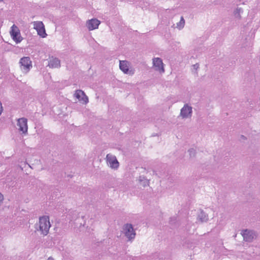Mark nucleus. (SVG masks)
Instances as JSON below:
<instances>
[{"mask_svg": "<svg viewBox=\"0 0 260 260\" xmlns=\"http://www.w3.org/2000/svg\"><path fill=\"white\" fill-rule=\"evenodd\" d=\"M47 260H54V259L52 257H49Z\"/></svg>", "mask_w": 260, "mask_h": 260, "instance_id": "nucleus-17", "label": "nucleus"}, {"mask_svg": "<svg viewBox=\"0 0 260 260\" xmlns=\"http://www.w3.org/2000/svg\"><path fill=\"white\" fill-rule=\"evenodd\" d=\"M244 239L246 241H250L253 239V234L251 231L245 230L242 233Z\"/></svg>", "mask_w": 260, "mask_h": 260, "instance_id": "nucleus-14", "label": "nucleus"}, {"mask_svg": "<svg viewBox=\"0 0 260 260\" xmlns=\"http://www.w3.org/2000/svg\"><path fill=\"white\" fill-rule=\"evenodd\" d=\"M153 64L156 70L161 73L164 72V64L162 60L160 58H154L153 60Z\"/></svg>", "mask_w": 260, "mask_h": 260, "instance_id": "nucleus-6", "label": "nucleus"}, {"mask_svg": "<svg viewBox=\"0 0 260 260\" xmlns=\"http://www.w3.org/2000/svg\"><path fill=\"white\" fill-rule=\"evenodd\" d=\"M75 97L83 104H86L88 102L87 96L81 90H77L75 93Z\"/></svg>", "mask_w": 260, "mask_h": 260, "instance_id": "nucleus-8", "label": "nucleus"}, {"mask_svg": "<svg viewBox=\"0 0 260 260\" xmlns=\"http://www.w3.org/2000/svg\"><path fill=\"white\" fill-rule=\"evenodd\" d=\"M129 64L127 61H120L119 67L120 70L122 71L124 73L132 75L134 74V72L131 70L129 71Z\"/></svg>", "mask_w": 260, "mask_h": 260, "instance_id": "nucleus-10", "label": "nucleus"}, {"mask_svg": "<svg viewBox=\"0 0 260 260\" xmlns=\"http://www.w3.org/2000/svg\"><path fill=\"white\" fill-rule=\"evenodd\" d=\"M20 69L21 70L27 73L32 67L31 61L28 57H23L20 60Z\"/></svg>", "mask_w": 260, "mask_h": 260, "instance_id": "nucleus-3", "label": "nucleus"}, {"mask_svg": "<svg viewBox=\"0 0 260 260\" xmlns=\"http://www.w3.org/2000/svg\"><path fill=\"white\" fill-rule=\"evenodd\" d=\"M48 66L52 68H57L60 67V60L56 58L51 57L50 58Z\"/></svg>", "mask_w": 260, "mask_h": 260, "instance_id": "nucleus-13", "label": "nucleus"}, {"mask_svg": "<svg viewBox=\"0 0 260 260\" xmlns=\"http://www.w3.org/2000/svg\"><path fill=\"white\" fill-rule=\"evenodd\" d=\"M10 35L12 39L16 43H20L23 39L22 37L21 36L18 27L14 24L11 27Z\"/></svg>", "mask_w": 260, "mask_h": 260, "instance_id": "nucleus-2", "label": "nucleus"}, {"mask_svg": "<svg viewBox=\"0 0 260 260\" xmlns=\"http://www.w3.org/2000/svg\"><path fill=\"white\" fill-rule=\"evenodd\" d=\"M18 125L20 131L22 132L23 133L27 131V119L24 118H21L18 119Z\"/></svg>", "mask_w": 260, "mask_h": 260, "instance_id": "nucleus-9", "label": "nucleus"}, {"mask_svg": "<svg viewBox=\"0 0 260 260\" xmlns=\"http://www.w3.org/2000/svg\"><path fill=\"white\" fill-rule=\"evenodd\" d=\"M192 111V108L187 105H185L181 110V115L183 117H187L190 116Z\"/></svg>", "mask_w": 260, "mask_h": 260, "instance_id": "nucleus-12", "label": "nucleus"}, {"mask_svg": "<svg viewBox=\"0 0 260 260\" xmlns=\"http://www.w3.org/2000/svg\"><path fill=\"white\" fill-rule=\"evenodd\" d=\"M87 26L89 30H91L97 28L100 21L96 19H92L87 21Z\"/></svg>", "mask_w": 260, "mask_h": 260, "instance_id": "nucleus-11", "label": "nucleus"}, {"mask_svg": "<svg viewBox=\"0 0 260 260\" xmlns=\"http://www.w3.org/2000/svg\"><path fill=\"white\" fill-rule=\"evenodd\" d=\"M34 28L37 31L38 34L41 37L45 38L47 36L45 29V26L42 22H34Z\"/></svg>", "mask_w": 260, "mask_h": 260, "instance_id": "nucleus-4", "label": "nucleus"}, {"mask_svg": "<svg viewBox=\"0 0 260 260\" xmlns=\"http://www.w3.org/2000/svg\"><path fill=\"white\" fill-rule=\"evenodd\" d=\"M184 23H185V21H184V20L183 18V17H182L181 18V20H180V23L182 25V26L184 25Z\"/></svg>", "mask_w": 260, "mask_h": 260, "instance_id": "nucleus-15", "label": "nucleus"}, {"mask_svg": "<svg viewBox=\"0 0 260 260\" xmlns=\"http://www.w3.org/2000/svg\"><path fill=\"white\" fill-rule=\"evenodd\" d=\"M4 0H0V2H3Z\"/></svg>", "mask_w": 260, "mask_h": 260, "instance_id": "nucleus-18", "label": "nucleus"}, {"mask_svg": "<svg viewBox=\"0 0 260 260\" xmlns=\"http://www.w3.org/2000/svg\"><path fill=\"white\" fill-rule=\"evenodd\" d=\"M107 160L108 165L110 166L111 168L116 169L118 167L119 162L115 156L108 154L107 155Z\"/></svg>", "mask_w": 260, "mask_h": 260, "instance_id": "nucleus-5", "label": "nucleus"}, {"mask_svg": "<svg viewBox=\"0 0 260 260\" xmlns=\"http://www.w3.org/2000/svg\"><path fill=\"white\" fill-rule=\"evenodd\" d=\"M50 226L48 216H44L40 218L39 229L43 235H46L48 233Z\"/></svg>", "mask_w": 260, "mask_h": 260, "instance_id": "nucleus-1", "label": "nucleus"}, {"mask_svg": "<svg viewBox=\"0 0 260 260\" xmlns=\"http://www.w3.org/2000/svg\"><path fill=\"white\" fill-rule=\"evenodd\" d=\"M124 230L125 235L128 239H131L135 238L136 234L132 224H126L124 226Z\"/></svg>", "mask_w": 260, "mask_h": 260, "instance_id": "nucleus-7", "label": "nucleus"}, {"mask_svg": "<svg viewBox=\"0 0 260 260\" xmlns=\"http://www.w3.org/2000/svg\"><path fill=\"white\" fill-rule=\"evenodd\" d=\"M3 196L2 193H0V202L3 200Z\"/></svg>", "mask_w": 260, "mask_h": 260, "instance_id": "nucleus-16", "label": "nucleus"}]
</instances>
